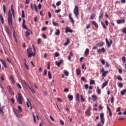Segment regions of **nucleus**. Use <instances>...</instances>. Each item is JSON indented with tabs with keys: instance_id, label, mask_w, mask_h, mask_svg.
I'll return each mask as SVG.
<instances>
[{
	"instance_id": "f257e3e1",
	"label": "nucleus",
	"mask_w": 126,
	"mask_h": 126,
	"mask_svg": "<svg viewBox=\"0 0 126 126\" xmlns=\"http://www.w3.org/2000/svg\"><path fill=\"white\" fill-rule=\"evenodd\" d=\"M27 51L28 54V58H32V57H35V54H36V50H35V48H28Z\"/></svg>"
},
{
	"instance_id": "f03ea898",
	"label": "nucleus",
	"mask_w": 126,
	"mask_h": 126,
	"mask_svg": "<svg viewBox=\"0 0 126 126\" xmlns=\"http://www.w3.org/2000/svg\"><path fill=\"white\" fill-rule=\"evenodd\" d=\"M16 98L19 104L20 105H22V104H23L24 98L21 93H18L17 95L16 96Z\"/></svg>"
},
{
	"instance_id": "7ed1b4c3",
	"label": "nucleus",
	"mask_w": 126,
	"mask_h": 126,
	"mask_svg": "<svg viewBox=\"0 0 126 126\" xmlns=\"http://www.w3.org/2000/svg\"><path fill=\"white\" fill-rule=\"evenodd\" d=\"M8 22L9 25L12 26V14L10 12V10H9Z\"/></svg>"
},
{
	"instance_id": "20e7f679",
	"label": "nucleus",
	"mask_w": 126,
	"mask_h": 126,
	"mask_svg": "<svg viewBox=\"0 0 126 126\" xmlns=\"http://www.w3.org/2000/svg\"><path fill=\"white\" fill-rule=\"evenodd\" d=\"M73 12L75 16H78V15H79V9L78 8V6L77 5L75 6Z\"/></svg>"
},
{
	"instance_id": "39448f33",
	"label": "nucleus",
	"mask_w": 126,
	"mask_h": 126,
	"mask_svg": "<svg viewBox=\"0 0 126 126\" xmlns=\"http://www.w3.org/2000/svg\"><path fill=\"white\" fill-rule=\"evenodd\" d=\"M13 112L16 115V117H17V118H21V117H22V115L19 114L20 113H21L19 110L14 108Z\"/></svg>"
},
{
	"instance_id": "423d86ee",
	"label": "nucleus",
	"mask_w": 126,
	"mask_h": 126,
	"mask_svg": "<svg viewBox=\"0 0 126 126\" xmlns=\"http://www.w3.org/2000/svg\"><path fill=\"white\" fill-rule=\"evenodd\" d=\"M7 90L8 91V92H9L10 94H11V95L14 96V92H13V91H12V88H11V86H8L7 87Z\"/></svg>"
},
{
	"instance_id": "0eeeda50",
	"label": "nucleus",
	"mask_w": 126,
	"mask_h": 126,
	"mask_svg": "<svg viewBox=\"0 0 126 126\" xmlns=\"http://www.w3.org/2000/svg\"><path fill=\"white\" fill-rule=\"evenodd\" d=\"M101 72L102 74V76L103 77H105L106 75H107V74L109 73V71H105V69L104 68H102L101 70Z\"/></svg>"
},
{
	"instance_id": "6e6552de",
	"label": "nucleus",
	"mask_w": 126,
	"mask_h": 126,
	"mask_svg": "<svg viewBox=\"0 0 126 126\" xmlns=\"http://www.w3.org/2000/svg\"><path fill=\"white\" fill-rule=\"evenodd\" d=\"M90 112H91V107L89 106L88 107L87 110L85 111L86 115H87V116H91V113H90Z\"/></svg>"
},
{
	"instance_id": "1a4fd4ad",
	"label": "nucleus",
	"mask_w": 126,
	"mask_h": 126,
	"mask_svg": "<svg viewBox=\"0 0 126 126\" xmlns=\"http://www.w3.org/2000/svg\"><path fill=\"white\" fill-rule=\"evenodd\" d=\"M31 7L32 9L33 10V9H35L36 12H38V6L36 5V4H31Z\"/></svg>"
},
{
	"instance_id": "9d476101",
	"label": "nucleus",
	"mask_w": 126,
	"mask_h": 126,
	"mask_svg": "<svg viewBox=\"0 0 126 126\" xmlns=\"http://www.w3.org/2000/svg\"><path fill=\"white\" fill-rule=\"evenodd\" d=\"M100 117V123H102V125L105 124V121L104 120V113H101Z\"/></svg>"
},
{
	"instance_id": "9b49d317",
	"label": "nucleus",
	"mask_w": 126,
	"mask_h": 126,
	"mask_svg": "<svg viewBox=\"0 0 126 126\" xmlns=\"http://www.w3.org/2000/svg\"><path fill=\"white\" fill-rule=\"evenodd\" d=\"M5 31L7 33V34L9 36H10L11 35V32H10V31L9 30V28L7 26L5 27Z\"/></svg>"
},
{
	"instance_id": "f8f14e48",
	"label": "nucleus",
	"mask_w": 126,
	"mask_h": 126,
	"mask_svg": "<svg viewBox=\"0 0 126 126\" xmlns=\"http://www.w3.org/2000/svg\"><path fill=\"white\" fill-rule=\"evenodd\" d=\"M105 41L107 46L108 47H111V45L113 44V41H112V40H110V41L109 42V40H108V38H106Z\"/></svg>"
},
{
	"instance_id": "ddd939ff",
	"label": "nucleus",
	"mask_w": 126,
	"mask_h": 126,
	"mask_svg": "<svg viewBox=\"0 0 126 126\" xmlns=\"http://www.w3.org/2000/svg\"><path fill=\"white\" fill-rule=\"evenodd\" d=\"M63 61L61 59L60 60L59 62H58V61H56L55 62V63H56V65H57L58 66H61V64H62V63H63Z\"/></svg>"
},
{
	"instance_id": "4468645a",
	"label": "nucleus",
	"mask_w": 126,
	"mask_h": 126,
	"mask_svg": "<svg viewBox=\"0 0 126 126\" xmlns=\"http://www.w3.org/2000/svg\"><path fill=\"white\" fill-rule=\"evenodd\" d=\"M69 18L70 20V21H71V22L74 24V20L73 19V18H72V17L71 16V13H69Z\"/></svg>"
},
{
	"instance_id": "2eb2a0df",
	"label": "nucleus",
	"mask_w": 126,
	"mask_h": 126,
	"mask_svg": "<svg viewBox=\"0 0 126 126\" xmlns=\"http://www.w3.org/2000/svg\"><path fill=\"white\" fill-rule=\"evenodd\" d=\"M27 106L28 108H30L31 109H32V107L31 106V102L29 99H28V101H27Z\"/></svg>"
},
{
	"instance_id": "dca6fc26",
	"label": "nucleus",
	"mask_w": 126,
	"mask_h": 126,
	"mask_svg": "<svg viewBox=\"0 0 126 126\" xmlns=\"http://www.w3.org/2000/svg\"><path fill=\"white\" fill-rule=\"evenodd\" d=\"M117 22L118 24H122L123 23H125V22H126V20L125 19L118 20L117 21Z\"/></svg>"
},
{
	"instance_id": "f3484780",
	"label": "nucleus",
	"mask_w": 126,
	"mask_h": 126,
	"mask_svg": "<svg viewBox=\"0 0 126 126\" xmlns=\"http://www.w3.org/2000/svg\"><path fill=\"white\" fill-rule=\"evenodd\" d=\"M103 52V53H105L106 52V50H105V48L104 47H102L101 49L97 50V53L98 54H100V53H102Z\"/></svg>"
},
{
	"instance_id": "a211bd4d",
	"label": "nucleus",
	"mask_w": 126,
	"mask_h": 126,
	"mask_svg": "<svg viewBox=\"0 0 126 126\" xmlns=\"http://www.w3.org/2000/svg\"><path fill=\"white\" fill-rule=\"evenodd\" d=\"M4 109V106H3L1 107H0V114L2 115V116H4V112H3V109Z\"/></svg>"
},
{
	"instance_id": "6ab92c4d",
	"label": "nucleus",
	"mask_w": 126,
	"mask_h": 126,
	"mask_svg": "<svg viewBox=\"0 0 126 126\" xmlns=\"http://www.w3.org/2000/svg\"><path fill=\"white\" fill-rule=\"evenodd\" d=\"M0 62H1V63H2V64H3L4 67H7L5 61H4V60H2L1 59H0Z\"/></svg>"
},
{
	"instance_id": "aec40b11",
	"label": "nucleus",
	"mask_w": 126,
	"mask_h": 126,
	"mask_svg": "<svg viewBox=\"0 0 126 126\" xmlns=\"http://www.w3.org/2000/svg\"><path fill=\"white\" fill-rule=\"evenodd\" d=\"M92 23L93 24V25H94L95 27V28H97V29H98V28H99V26L98 25V24H97L95 21H92Z\"/></svg>"
},
{
	"instance_id": "412c9836",
	"label": "nucleus",
	"mask_w": 126,
	"mask_h": 126,
	"mask_svg": "<svg viewBox=\"0 0 126 126\" xmlns=\"http://www.w3.org/2000/svg\"><path fill=\"white\" fill-rule=\"evenodd\" d=\"M23 28L26 29V30H28V29L27 28V26L25 25V19H24L23 20Z\"/></svg>"
},
{
	"instance_id": "4be33fe9",
	"label": "nucleus",
	"mask_w": 126,
	"mask_h": 126,
	"mask_svg": "<svg viewBox=\"0 0 126 126\" xmlns=\"http://www.w3.org/2000/svg\"><path fill=\"white\" fill-rule=\"evenodd\" d=\"M108 81H106V82H105L104 83H103L102 84V89H104V88L105 87H106V86H107L108 85Z\"/></svg>"
},
{
	"instance_id": "5701e85b",
	"label": "nucleus",
	"mask_w": 126,
	"mask_h": 126,
	"mask_svg": "<svg viewBox=\"0 0 126 126\" xmlns=\"http://www.w3.org/2000/svg\"><path fill=\"white\" fill-rule=\"evenodd\" d=\"M66 33H68V32H69L70 33H72V32H73V31H72V30L69 29V28L67 27L66 28Z\"/></svg>"
},
{
	"instance_id": "b1692460",
	"label": "nucleus",
	"mask_w": 126,
	"mask_h": 126,
	"mask_svg": "<svg viewBox=\"0 0 126 126\" xmlns=\"http://www.w3.org/2000/svg\"><path fill=\"white\" fill-rule=\"evenodd\" d=\"M89 55V49L87 48L85 51V56H88Z\"/></svg>"
},
{
	"instance_id": "393cba45",
	"label": "nucleus",
	"mask_w": 126,
	"mask_h": 126,
	"mask_svg": "<svg viewBox=\"0 0 126 126\" xmlns=\"http://www.w3.org/2000/svg\"><path fill=\"white\" fill-rule=\"evenodd\" d=\"M68 98L69 101H72L73 100V96L72 95H68Z\"/></svg>"
},
{
	"instance_id": "a878e982",
	"label": "nucleus",
	"mask_w": 126,
	"mask_h": 126,
	"mask_svg": "<svg viewBox=\"0 0 126 126\" xmlns=\"http://www.w3.org/2000/svg\"><path fill=\"white\" fill-rule=\"evenodd\" d=\"M0 20L2 24H3V16L1 15V14H0Z\"/></svg>"
},
{
	"instance_id": "bb28decb",
	"label": "nucleus",
	"mask_w": 126,
	"mask_h": 126,
	"mask_svg": "<svg viewBox=\"0 0 126 126\" xmlns=\"http://www.w3.org/2000/svg\"><path fill=\"white\" fill-rule=\"evenodd\" d=\"M98 47H103L104 46V42H100L97 43Z\"/></svg>"
},
{
	"instance_id": "cd10ccee",
	"label": "nucleus",
	"mask_w": 126,
	"mask_h": 126,
	"mask_svg": "<svg viewBox=\"0 0 126 126\" xmlns=\"http://www.w3.org/2000/svg\"><path fill=\"white\" fill-rule=\"evenodd\" d=\"M92 98H93V101H96V100H97V95H93L92 96Z\"/></svg>"
},
{
	"instance_id": "c85d7f7f",
	"label": "nucleus",
	"mask_w": 126,
	"mask_h": 126,
	"mask_svg": "<svg viewBox=\"0 0 126 126\" xmlns=\"http://www.w3.org/2000/svg\"><path fill=\"white\" fill-rule=\"evenodd\" d=\"M96 92L97 94H98V95H100V94H101V89H100L99 87H97Z\"/></svg>"
},
{
	"instance_id": "c756f323",
	"label": "nucleus",
	"mask_w": 126,
	"mask_h": 126,
	"mask_svg": "<svg viewBox=\"0 0 126 126\" xmlns=\"http://www.w3.org/2000/svg\"><path fill=\"white\" fill-rule=\"evenodd\" d=\"M60 33H61V32L60 31V30L58 29L56 30V32H55V35H56L57 36H59Z\"/></svg>"
},
{
	"instance_id": "7c9ffc66",
	"label": "nucleus",
	"mask_w": 126,
	"mask_h": 126,
	"mask_svg": "<svg viewBox=\"0 0 126 126\" xmlns=\"http://www.w3.org/2000/svg\"><path fill=\"white\" fill-rule=\"evenodd\" d=\"M77 75H79L81 73V70L80 69H76Z\"/></svg>"
},
{
	"instance_id": "2f4dec72",
	"label": "nucleus",
	"mask_w": 126,
	"mask_h": 126,
	"mask_svg": "<svg viewBox=\"0 0 126 126\" xmlns=\"http://www.w3.org/2000/svg\"><path fill=\"white\" fill-rule=\"evenodd\" d=\"M126 93V89L123 90L121 92V95H125Z\"/></svg>"
},
{
	"instance_id": "473e14b6",
	"label": "nucleus",
	"mask_w": 126,
	"mask_h": 126,
	"mask_svg": "<svg viewBox=\"0 0 126 126\" xmlns=\"http://www.w3.org/2000/svg\"><path fill=\"white\" fill-rule=\"evenodd\" d=\"M30 32H31V31H27L26 32V36L27 37H28V36H30Z\"/></svg>"
},
{
	"instance_id": "72a5a7b5",
	"label": "nucleus",
	"mask_w": 126,
	"mask_h": 126,
	"mask_svg": "<svg viewBox=\"0 0 126 126\" xmlns=\"http://www.w3.org/2000/svg\"><path fill=\"white\" fill-rule=\"evenodd\" d=\"M24 64L25 65V66L27 68V69H29V67H28V65H27V64H26V60L25 59H24Z\"/></svg>"
},
{
	"instance_id": "f704fd0d",
	"label": "nucleus",
	"mask_w": 126,
	"mask_h": 126,
	"mask_svg": "<svg viewBox=\"0 0 126 126\" xmlns=\"http://www.w3.org/2000/svg\"><path fill=\"white\" fill-rule=\"evenodd\" d=\"M117 79L118 80H120V81H123V78H122V76H121V75L117 76Z\"/></svg>"
},
{
	"instance_id": "c9c22d12",
	"label": "nucleus",
	"mask_w": 126,
	"mask_h": 126,
	"mask_svg": "<svg viewBox=\"0 0 126 126\" xmlns=\"http://www.w3.org/2000/svg\"><path fill=\"white\" fill-rule=\"evenodd\" d=\"M11 11L12 12V14L13 15H14V9H13V5L12 4L11 6Z\"/></svg>"
},
{
	"instance_id": "e433bc0d",
	"label": "nucleus",
	"mask_w": 126,
	"mask_h": 126,
	"mask_svg": "<svg viewBox=\"0 0 126 126\" xmlns=\"http://www.w3.org/2000/svg\"><path fill=\"white\" fill-rule=\"evenodd\" d=\"M95 16H96V15L95 14H92L90 17V19H91L92 20H93Z\"/></svg>"
},
{
	"instance_id": "4c0bfd02",
	"label": "nucleus",
	"mask_w": 126,
	"mask_h": 126,
	"mask_svg": "<svg viewBox=\"0 0 126 126\" xmlns=\"http://www.w3.org/2000/svg\"><path fill=\"white\" fill-rule=\"evenodd\" d=\"M101 24L104 29H107V27H106V25L104 23H103V22H101Z\"/></svg>"
},
{
	"instance_id": "58836bf2",
	"label": "nucleus",
	"mask_w": 126,
	"mask_h": 126,
	"mask_svg": "<svg viewBox=\"0 0 126 126\" xmlns=\"http://www.w3.org/2000/svg\"><path fill=\"white\" fill-rule=\"evenodd\" d=\"M48 77L49 79H52V74L50 71H48Z\"/></svg>"
},
{
	"instance_id": "ea45409f",
	"label": "nucleus",
	"mask_w": 126,
	"mask_h": 126,
	"mask_svg": "<svg viewBox=\"0 0 126 126\" xmlns=\"http://www.w3.org/2000/svg\"><path fill=\"white\" fill-rule=\"evenodd\" d=\"M29 88L30 90H31V91L32 92V93H35V91H34V89H33V88L29 87Z\"/></svg>"
},
{
	"instance_id": "a19ab883",
	"label": "nucleus",
	"mask_w": 126,
	"mask_h": 126,
	"mask_svg": "<svg viewBox=\"0 0 126 126\" xmlns=\"http://www.w3.org/2000/svg\"><path fill=\"white\" fill-rule=\"evenodd\" d=\"M118 86L119 87H120V88H123V87H124V85L122 83H119L118 84Z\"/></svg>"
},
{
	"instance_id": "79ce46f5",
	"label": "nucleus",
	"mask_w": 126,
	"mask_h": 126,
	"mask_svg": "<svg viewBox=\"0 0 126 126\" xmlns=\"http://www.w3.org/2000/svg\"><path fill=\"white\" fill-rule=\"evenodd\" d=\"M64 74H65V75L66 76H68V75L69 74V73H68V72L66 70H64Z\"/></svg>"
},
{
	"instance_id": "37998d69",
	"label": "nucleus",
	"mask_w": 126,
	"mask_h": 126,
	"mask_svg": "<svg viewBox=\"0 0 126 126\" xmlns=\"http://www.w3.org/2000/svg\"><path fill=\"white\" fill-rule=\"evenodd\" d=\"M122 62H123V63H126V57H122Z\"/></svg>"
},
{
	"instance_id": "c03bdc74",
	"label": "nucleus",
	"mask_w": 126,
	"mask_h": 126,
	"mask_svg": "<svg viewBox=\"0 0 126 126\" xmlns=\"http://www.w3.org/2000/svg\"><path fill=\"white\" fill-rule=\"evenodd\" d=\"M90 84L91 85H92V84L95 85V81L94 80H91L90 82Z\"/></svg>"
},
{
	"instance_id": "a18cd8bd",
	"label": "nucleus",
	"mask_w": 126,
	"mask_h": 126,
	"mask_svg": "<svg viewBox=\"0 0 126 126\" xmlns=\"http://www.w3.org/2000/svg\"><path fill=\"white\" fill-rule=\"evenodd\" d=\"M22 17L23 18H25V14L24 13V10L22 11Z\"/></svg>"
},
{
	"instance_id": "49530a36",
	"label": "nucleus",
	"mask_w": 126,
	"mask_h": 126,
	"mask_svg": "<svg viewBox=\"0 0 126 126\" xmlns=\"http://www.w3.org/2000/svg\"><path fill=\"white\" fill-rule=\"evenodd\" d=\"M61 4H62V1H59L56 3L57 6H60V5H61Z\"/></svg>"
},
{
	"instance_id": "de8ad7c7",
	"label": "nucleus",
	"mask_w": 126,
	"mask_h": 126,
	"mask_svg": "<svg viewBox=\"0 0 126 126\" xmlns=\"http://www.w3.org/2000/svg\"><path fill=\"white\" fill-rule=\"evenodd\" d=\"M52 23L54 26H59V23H57L56 22L53 21Z\"/></svg>"
},
{
	"instance_id": "09e8293b",
	"label": "nucleus",
	"mask_w": 126,
	"mask_h": 126,
	"mask_svg": "<svg viewBox=\"0 0 126 126\" xmlns=\"http://www.w3.org/2000/svg\"><path fill=\"white\" fill-rule=\"evenodd\" d=\"M54 57L58 58V57H60V54L58 52H56Z\"/></svg>"
},
{
	"instance_id": "8fccbe9b",
	"label": "nucleus",
	"mask_w": 126,
	"mask_h": 126,
	"mask_svg": "<svg viewBox=\"0 0 126 126\" xmlns=\"http://www.w3.org/2000/svg\"><path fill=\"white\" fill-rule=\"evenodd\" d=\"M42 43V39L41 38H39L37 40V44L39 45Z\"/></svg>"
},
{
	"instance_id": "3c124183",
	"label": "nucleus",
	"mask_w": 126,
	"mask_h": 126,
	"mask_svg": "<svg viewBox=\"0 0 126 126\" xmlns=\"http://www.w3.org/2000/svg\"><path fill=\"white\" fill-rule=\"evenodd\" d=\"M18 111H20V112H21V113H22V107H21L20 106H19L18 107Z\"/></svg>"
},
{
	"instance_id": "603ef678",
	"label": "nucleus",
	"mask_w": 126,
	"mask_h": 126,
	"mask_svg": "<svg viewBox=\"0 0 126 126\" xmlns=\"http://www.w3.org/2000/svg\"><path fill=\"white\" fill-rule=\"evenodd\" d=\"M13 37H14L16 42H17V39H16V37L15 36V31L13 32Z\"/></svg>"
},
{
	"instance_id": "864d4df0",
	"label": "nucleus",
	"mask_w": 126,
	"mask_h": 126,
	"mask_svg": "<svg viewBox=\"0 0 126 126\" xmlns=\"http://www.w3.org/2000/svg\"><path fill=\"white\" fill-rule=\"evenodd\" d=\"M32 116L33 118V122L34 123H36V117L35 116V115H34V113H32Z\"/></svg>"
},
{
	"instance_id": "5fc2aeb1",
	"label": "nucleus",
	"mask_w": 126,
	"mask_h": 126,
	"mask_svg": "<svg viewBox=\"0 0 126 126\" xmlns=\"http://www.w3.org/2000/svg\"><path fill=\"white\" fill-rule=\"evenodd\" d=\"M76 99L77 101H78V102H79V94H77Z\"/></svg>"
},
{
	"instance_id": "6e6d98bb",
	"label": "nucleus",
	"mask_w": 126,
	"mask_h": 126,
	"mask_svg": "<svg viewBox=\"0 0 126 126\" xmlns=\"http://www.w3.org/2000/svg\"><path fill=\"white\" fill-rule=\"evenodd\" d=\"M91 27V24H89L87 25L86 28V29H89V28H90Z\"/></svg>"
},
{
	"instance_id": "4d7b16f0",
	"label": "nucleus",
	"mask_w": 126,
	"mask_h": 126,
	"mask_svg": "<svg viewBox=\"0 0 126 126\" xmlns=\"http://www.w3.org/2000/svg\"><path fill=\"white\" fill-rule=\"evenodd\" d=\"M38 7L39 9H41L42 8V4L40 3L38 4Z\"/></svg>"
},
{
	"instance_id": "13d9d810",
	"label": "nucleus",
	"mask_w": 126,
	"mask_h": 126,
	"mask_svg": "<svg viewBox=\"0 0 126 126\" xmlns=\"http://www.w3.org/2000/svg\"><path fill=\"white\" fill-rule=\"evenodd\" d=\"M103 13H100V15L99 17V19H102V18L103 17Z\"/></svg>"
},
{
	"instance_id": "bf43d9fd",
	"label": "nucleus",
	"mask_w": 126,
	"mask_h": 126,
	"mask_svg": "<svg viewBox=\"0 0 126 126\" xmlns=\"http://www.w3.org/2000/svg\"><path fill=\"white\" fill-rule=\"evenodd\" d=\"M60 123L62 126H64V122H63V121L60 120Z\"/></svg>"
},
{
	"instance_id": "052dcab7",
	"label": "nucleus",
	"mask_w": 126,
	"mask_h": 126,
	"mask_svg": "<svg viewBox=\"0 0 126 126\" xmlns=\"http://www.w3.org/2000/svg\"><path fill=\"white\" fill-rule=\"evenodd\" d=\"M46 30H47V27H46L42 28L41 29L42 31H46Z\"/></svg>"
},
{
	"instance_id": "680f3d73",
	"label": "nucleus",
	"mask_w": 126,
	"mask_h": 126,
	"mask_svg": "<svg viewBox=\"0 0 126 126\" xmlns=\"http://www.w3.org/2000/svg\"><path fill=\"white\" fill-rule=\"evenodd\" d=\"M3 9L4 14H5V5H3Z\"/></svg>"
},
{
	"instance_id": "e2e57ef3",
	"label": "nucleus",
	"mask_w": 126,
	"mask_h": 126,
	"mask_svg": "<svg viewBox=\"0 0 126 126\" xmlns=\"http://www.w3.org/2000/svg\"><path fill=\"white\" fill-rule=\"evenodd\" d=\"M61 9H59L58 10H56L55 12H56V13H59V12H61Z\"/></svg>"
},
{
	"instance_id": "0e129e2a",
	"label": "nucleus",
	"mask_w": 126,
	"mask_h": 126,
	"mask_svg": "<svg viewBox=\"0 0 126 126\" xmlns=\"http://www.w3.org/2000/svg\"><path fill=\"white\" fill-rule=\"evenodd\" d=\"M81 80H83V81H86V79L84 77H82Z\"/></svg>"
},
{
	"instance_id": "69168bd1",
	"label": "nucleus",
	"mask_w": 126,
	"mask_h": 126,
	"mask_svg": "<svg viewBox=\"0 0 126 126\" xmlns=\"http://www.w3.org/2000/svg\"><path fill=\"white\" fill-rule=\"evenodd\" d=\"M68 91H69V90L67 88H65L64 89V92H68Z\"/></svg>"
},
{
	"instance_id": "338daca9",
	"label": "nucleus",
	"mask_w": 126,
	"mask_h": 126,
	"mask_svg": "<svg viewBox=\"0 0 126 126\" xmlns=\"http://www.w3.org/2000/svg\"><path fill=\"white\" fill-rule=\"evenodd\" d=\"M122 32H123L124 33H125V34H126V28L124 29L123 30H122Z\"/></svg>"
},
{
	"instance_id": "774afa93",
	"label": "nucleus",
	"mask_w": 126,
	"mask_h": 126,
	"mask_svg": "<svg viewBox=\"0 0 126 126\" xmlns=\"http://www.w3.org/2000/svg\"><path fill=\"white\" fill-rule=\"evenodd\" d=\"M111 103H114V97L113 96H112V97H111Z\"/></svg>"
}]
</instances>
